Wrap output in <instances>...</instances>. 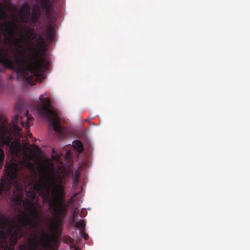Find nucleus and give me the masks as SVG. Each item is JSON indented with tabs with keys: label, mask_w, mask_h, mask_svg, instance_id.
<instances>
[{
	"label": "nucleus",
	"mask_w": 250,
	"mask_h": 250,
	"mask_svg": "<svg viewBox=\"0 0 250 250\" xmlns=\"http://www.w3.org/2000/svg\"><path fill=\"white\" fill-rule=\"evenodd\" d=\"M41 16V13L32 12V14H31V20L30 21L29 25L36 27Z\"/></svg>",
	"instance_id": "nucleus-6"
},
{
	"label": "nucleus",
	"mask_w": 250,
	"mask_h": 250,
	"mask_svg": "<svg viewBox=\"0 0 250 250\" xmlns=\"http://www.w3.org/2000/svg\"><path fill=\"white\" fill-rule=\"evenodd\" d=\"M5 157V155L4 153V151L1 148V147L0 146V165L2 163L3 160Z\"/></svg>",
	"instance_id": "nucleus-15"
},
{
	"label": "nucleus",
	"mask_w": 250,
	"mask_h": 250,
	"mask_svg": "<svg viewBox=\"0 0 250 250\" xmlns=\"http://www.w3.org/2000/svg\"><path fill=\"white\" fill-rule=\"evenodd\" d=\"M86 121H89V119H87Z\"/></svg>",
	"instance_id": "nucleus-28"
},
{
	"label": "nucleus",
	"mask_w": 250,
	"mask_h": 250,
	"mask_svg": "<svg viewBox=\"0 0 250 250\" xmlns=\"http://www.w3.org/2000/svg\"><path fill=\"white\" fill-rule=\"evenodd\" d=\"M33 12H38V13H41L40 7L38 4H35L33 6Z\"/></svg>",
	"instance_id": "nucleus-18"
},
{
	"label": "nucleus",
	"mask_w": 250,
	"mask_h": 250,
	"mask_svg": "<svg viewBox=\"0 0 250 250\" xmlns=\"http://www.w3.org/2000/svg\"><path fill=\"white\" fill-rule=\"evenodd\" d=\"M3 89V84L2 81L0 78V92Z\"/></svg>",
	"instance_id": "nucleus-20"
},
{
	"label": "nucleus",
	"mask_w": 250,
	"mask_h": 250,
	"mask_svg": "<svg viewBox=\"0 0 250 250\" xmlns=\"http://www.w3.org/2000/svg\"><path fill=\"white\" fill-rule=\"evenodd\" d=\"M42 97L43 95H40L39 100L31 106V109L47 120L61 138H64L67 134L66 128L61 125L57 114L51 109L50 99L48 97L43 98Z\"/></svg>",
	"instance_id": "nucleus-2"
},
{
	"label": "nucleus",
	"mask_w": 250,
	"mask_h": 250,
	"mask_svg": "<svg viewBox=\"0 0 250 250\" xmlns=\"http://www.w3.org/2000/svg\"><path fill=\"white\" fill-rule=\"evenodd\" d=\"M34 147H35V149L36 150V151H37L38 152H39V153L41 152V148H40V147H39L37 146H36V145H34Z\"/></svg>",
	"instance_id": "nucleus-21"
},
{
	"label": "nucleus",
	"mask_w": 250,
	"mask_h": 250,
	"mask_svg": "<svg viewBox=\"0 0 250 250\" xmlns=\"http://www.w3.org/2000/svg\"><path fill=\"white\" fill-rule=\"evenodd\" d=\"M20 18L22 22L25 24H29L31 20V14H21Z\"/></svg>",
	"instance_id": "nucleus-11"
},
{
	"label": "nucleus",
	"mask_w": 250,
	"mask_h": 250,
	"mask_svg": "<svg viewBox=\"0 0 250 250\" xmlns=\"http://www.w3.org/2000/svg\"><path fill=\"white\" fill-rule=\"evenodd\" d=\"M8 226L7 218L4 216H0V228L2 229H5Z\"/></svg>",
	"instance_id": "nucleus-9"
},
{
	"label": "nucleus",
	"mask_w": 250,
	"mask_h": 250,
	"mask_svg": "<svg viewBox=\"0 0 250 250\" xmlns=\"http://www.w3.org/2000/svg\"><path fill=\"white\" fill-rule=\"evenodd\" d=\"M21 14H31V8L28 4H25L21 8Z\"/></svg>",
	"instance_id": "nucleus-10"
},
{
	"label": "nucleus",
	"mask_w": 250,
	"mask_h": 250,
	"mask_svg": "<svg viewBox=\"0 0 250 250\" xmlns=\"http://www.w3.org/2000/svg\"><path fill=\"white\" fill-rule=\"evenodd\" d=\"M72 144L74 148L77 149L79 152H82L83 151V144L80 141L75 140L73 142Z\"/></svg>",
	"instance_id": "nucleus-7"
},
{
	"label": "nucleus",
	"mask_w": 250,
	"mask_h": 250,
	"mask_svg": "<svg viewBox=\"0 0 250 250\" xmlns=\"http://www.w3.org/2000/svg\"><path fill=\"white\" fill-rule=\"evenodd\" d=\"M41 7L44 9L46 15L50 14L52 9V4L50 0H40Z\"/></svg>",
	"instance_id": "nucleus-5"
},
{
	"label": "nucleus",
	"mask_w": 250,
	"mask_h": 250,
	"mask_svg": "<svg viewBox=\"0 0 250 250\" xmlns=\"http://www.w3.org/2000/svg\"><path fill=\"white\" fill-rule=\"evenodd\" d=\"M18 225L15 226H9V225L8 226V227L5 229H6V232L5 231L7 234V236L8 235H10V237H11L12 235V234L15 232V230L16 227L17 226H20V224L18 222Z\"/></svg>",
	"instance_id": "nucleus-12"
},
{
	"label": "nucleus",
	"mask_w": 250,
	"mask_h": 250,
	"mask_svg": "<svg viewBox=\"0 0 250 250\" xmlns=\"http://www.w3.org/2000/svg\"><path fill=\"white\" fill-rule=\"evenodd\" d=\"M54 37V29L52 26H49L46 30V39L48 40H52Z\"/></svg>",
	"instance_id": "nucleus-8"
},
{
	"label": "nucleus",
	"mask_w": 250,
	"mask_h": 250,
	"mask_svg": "<svg viewBox=\"0 0 250 250\" xmlns=\"http://www.w3.org/2000/svg\"><path fill=\"white\" fill-rule=\"evenodd\" d=\"M6 14L3 10L2 6L0 4V19L3 18Z\"/></svg>",
	"instance_id": "nucleus-17"
},
{
	"label": "nucleus",
	"mask_w": 250,
	"mask_h": 250,
	"mask_svg": "<svg viewBox=\"0 0 250 250\" xmlns=\"http://www.w3.org/2000/svg\"><path fill=\"white\" fill-rule=\"evenodd\" d=\"M85 222L83 220L77 222L75 224V227L78 228L80 231L85 229Z\"/></svg>",
	"instance_id": "nucleus-13"
},
{
	"label": "nucleus",
	"mask_w": 250,
	"mask_h": 250,
	"mask_svg": "<svg viewBox=\"0 0 250 250\" xmlns=\"http://www.w3.org/2000/svg\"><path fill=\"white\" fill-rule=\"evenodd\" d=\"M52 153H53V154H56V151H55V149H54V148H53V149H52Z\"/></svg>",
	"instance_id": "nucleus-23"
},
{
	"label": "nucleus",
	"mask_w": 250,
	"mask_h": 250,
	"mask_svg": "<svg viewBox=\"0 0 250 250\" xmlns=\"http://www.w3.org/2000/svg\"><path fill=\"white\" fill-rule=\"evenodd\" d=\"M11 78H12V77H11V76H10V77H9V79H11Z\"/></svg>",
	"instance_id": "nucleus-27"
},
{
	"label": "nucleus",
	"mask_w": 250,
	"mask_h": 250,
	"mask_svg": "<svg viewBox=\"0 0 250 250\" xmlns=\"http://www.w3.org/2000/svg\"><path fill=\"white\" fill-rule=\"evenodd\" d=\"M4 68H0V72H4Z\"/></svg>",
	"instance_id": "nucleus-25"
},
{
	"label": "nucleus",
	"mask_w": 250,
	"mask_h": 250,
	"mask_svg": "<svg viewBox=\"0 0 250 250\" xmlns=\"http://www.w3.org/2000/svg\"><path fill=\"white\" fill-rule=\"evenodd\" d=\"M17 222L20 226H17L15 232L10 238V246L7 241V234L4 230H0V248L3 250H14V247L18 240L24 235L28 234V230H24L23 228L34 229L37 227V223H32L29 215L24 211H22L20 217L17 219Z\"/></svg>",
	"instance_id": "nucleus-3"
},
{
	"label": "nucleus",
	"mask_w": 250,
	"mask_h": 250,
	"mask_svg": "<svg viewBox=\"0 0 250 250\" xmlns=\"http://www.w3.org/2000/svg\"><path fill=\"white\" fill-rule=\"evenodd\" d=\"M80 235L85 240L88 239V235L85 233V229L80 231Z\"/></svg>",
	"instance_id": "nucleus-16"
},
{
	"label": "nucleus",
	"mask_w": 250,
	"mask_h": 250,
	"mask_svg": "<svg viewBox=\"0 0 250 250\" xmlns=\"http://www.w3.org/2000/svg\"><path fill=\"white\" fill-rule=\"evenodd\" d=\"M1 130L0 137L1 146H9L12 155L20 159V160L18 163L11 160L8 164L6 165L7 176L11 180H4L1 182L0 195L2 193L10 192L11 187L13 186L15 189L13 191L15 196L13 201L19 205L23 203L24 209L29 213L25 211L29 215L31 222L37 224L36 229H26L33 231L32 236L28 239L29 245L28 246L24 244L20 245L19 250H39L37 232L42 219L37 206L39 208L41 207L36 192L42 196L44 201L47 203L49 207L52 208L53 214L58 223H61L67 215L69 206L73 203L77 194H74L66 203L64 188L61 183L55 182L56 176L50 182L49 186L43 179L41 178L37 180L32 186V176L34 175L36 177L37 175L35 167L31 161L33 154L28 153L22 148L19 142H11L12 131L7 126H2ZM22 211L19 215L18 218ZM42 234V237L41 239L42 247L44 250L49 249L50 250H57L53 247L48 233L43 230Z\"/></svg>",
	"instance_id": "nucleus-1"
},
{
	"label": "nucleus",
	"mask_w": 250,
	"mask_h": 250,
	"mask_svg": "<svg viewBox=\"0 0 250 250\" xmlns=\"http://www.w3.org/2000/svg\"><path fill=\"white\" fill-rule=\"evenodd\" d=\"M72 180L73 186L74 188H76L78 185L79 182V175L78 173H76L72 176Z\"/></svg>",
	"instance_id": "nucleus-14"
},
{
	"label": "nucleus",
	"mask_w": 250,
	"mask_h": 250,
	"mask_svg": "<svg viewBox=\"0 0 250 250\" xmlns=\"http://www.w3.org/2000/svg\"><path fill=\"white\" fill-rule=\"evenodd\" d=\"M76 213V211L75 210L73 212V213H72V216H73V217L74 218L75 216V214Z\"/></svg>",
	"instance_id": "nucleus-22"
},
{
	"label": "nucleus",
	"mask_w": 250,
	"mask_h": 250,
	"mask_svg": "<svg viewBox=\"0 0 250 250\" xmlns=\"http://www.w3.org/2000/svg\"><path fill=\"white\" fill-rule=\"evenodd\" d=\"M21 119V125L23 127L26 126L27 127V135L30 138H31L32 137V134L28 130V128L30 126V121H32L33 120V118L30 116L28 114V111H26L23 117H20L19 115H15L13 119H12V128L13 129L17 132V133H19L21 131V128L19 126L18 123L19 120Z\"/></svg>",
	"instance_id": "nucleus-4"
},
{
	"label": "nucleus",
	"mask_w": 250,
	"mask_h": 250,
	"mask_svg": "<svg viewBox=\"0 0 250 250\" xmlns=\"http://www.w3.org/2000/svg\"><path fill=\"white\" fill-rule=\"evenodd\" d=\"M15 109L18 111L22 110V106L20 104L17 103L15 105Z\"/></svg>",
	"instance_id": "nucleus-19"
},
{
	"label": "nucleus",
	"mask_w": 250,
	"mask_h": 250,
	"mask_svg": "<svg viewBox=\"0 0 250 250\" xmlns=\"http://www.w3.org/2000/svg\"><path fill=\"white\" fill-rule=\"evenodd\" d=\"M57 176V178L61 181V177L60 175L59 174H58Z\"/></svg>",
	"instance_id": "nucleus-24"
},
{
	"label": "nucleus",
	"mask_w": 250,
	"mask_h": 250,
	"mask_svg": "<svg viewBox=\"0 0 250 250\" xmlns=\"http://www.w3.org/2000/svg\"><path fill=\"white\" fill-rule=\"evenodd\" d=\"M52 158H53V159H56V157H55V156H53V155H52Z\"/></svg>",
	"instance_id": "nucleus-26"
}]
</instances>
